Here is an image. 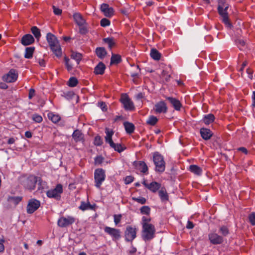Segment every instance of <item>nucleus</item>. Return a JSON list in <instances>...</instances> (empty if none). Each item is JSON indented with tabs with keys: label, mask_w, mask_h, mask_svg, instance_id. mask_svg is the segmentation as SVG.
Masks as SVG:
<instances>
[{
	"label": "nucleus",
	"mask_w": 255,
	"mask_h": 255,
	"mask_svg": "<svg viewBox=\"0 0 255 255\" xmlns=\"http://www.w3.org/2000/svg\"><path fill=\"white\" fill-rule=\"evenodd\" d=\"M133 165L135 169L145 174L148 173V167L146 163L142 161H134Z\"/></svg>",
	"instance_id": "18"
},
{
	"label": "nucleus",
	"mask_w": 255,
	"mask_h": 255,
	"mask_svg": "<svg viewBox=\"0 0 255 255\" xmlns=\"http://www.w3.org/2000/svg\"><path fill=\"white\" fill-rule=\"evenodd\" d=\"M51 50L54 53V54L58 57H60L62 55V50L60 47L59 41L57 43H55L51 46H50Z\"/></svg>",
	"instance_id": "24"
},
{
	"label": "nucleus",
	"mask_w": 255,
	"mask_h": 255,
	"mask_svg": "<svg viewBox=\"0 0 255 255\" xmlns=\"http://www.w3.org/2000/svg\"><path fill=\"white\" fill-rule=\"evenodd\" d=\"M114 218L115 224L116 225H117L121 222L122 215L121 214L115 215Z\"/></svg>",
	"instance_id": "52"
},
{
	"label": "nucleus",
	"mask_w": 255,
	"mask_h": 255,
	"mask_svg": "<svg viewBox=\"0 0 255 255\" xmlns=\"http://www.w3.org/2000/svg\"><path fill=\"white\" fill-rule=\"evenodd\" d=\"M189 170L191 172L197 175H201L202 173V169L199 166L196 165H190Z\"/></svg>",
	"instance_id": "29"
},
{
	"label": "nucleus",
	"mask_w": 255,
	"mask_h": 255,
	"mask_svg": "<svg viewBox=\"0 0 255 255\" xmlns=\"http://www.w3.org/2000/svg\"><path fill=\"white\" fill-rule=\"evenodd\" d=\"M53 12L56 15H60L62 12V10L55 6H53Z\"/></svg>",
	"instance_id": "57"
},
{
	"label": "nucleus",
	"mask_w": 255,
	"mask_h": 255,
	"mask_svg": "<svg viewBox=\"0 0 255 255\" xmlns=\"http://www.w3.org/2000/svg\"><path fill=\"white\" fill-rule=\"evenodd\" d=\"M167 100L171 103L172 107L176 111H180L182 107V104L180 101L172 97H168Z\"/></svg>",
	"instance_id": "21"
},
{
	"label": "nucleus",
	"mask_w": 255,
	"mask_h": 255,
	"mask_svg": "<svg viewBox=\"0 0 255 255\" xmlns=\"http://www.w3.org/2000/svg\"><path fill=\"white\" fill-rule=\"evenodd\" d=\"M73 18L75 22L79 26H82L85 22V20L82 16L79 13H76L73 14Z\"/></svg>",
	"instance_id": "27"
},
{
	"label": "nucleus",
	"mask_w": 255,
	"mask_h": 255,
	"mask_svg": "<svg viewBox=\"0 0 255 255\" xmlns=\"http://www.w3.org/2000/svg\"><path fill=\"white\" fill-rule=\"evenodd\" d=\"M4 242V239H0V253L3 252L4 250V246L3 245Z\"/></svg>",
	"instance_id": "56"
},
{
	"label": "nucleus",
	"mask_w": 255,
	"mask_h": 255,
	"mask_svg": "<svg viewBox=\"0 0 255 255\" xmlns=\"http://www.w3.org/2000/svg\"><path fill=\"white\" fill-rule=\"evenodd\" d=\"M137 229L135 226H128L125 232V240L127 242H132L136 237Z\"/></svg>",
	"instance_id": "7"
},
{
	"label": "nucleus",
	"mask_w": 255,
	"mask_h": 255,
	"mask_svg": "<svg viewBox=\"0 0 255 255\" xmlns=\"http://www.w3.org/2000/svg\"><path fill=\"white\" fill-rule=\"evenodd\" d=\"M134 178L131 176H128L126 177L125 182L126 184H130L133 181Z\"/></svg>",
	"instance_id": "55"
},
{
	"label": "nucleus",
	"mask_w": 255,
	"mask_h": 255,
	"mask_svg": "<svg viewBox=\"0 0 255 255\" xmlns=\"http://www.w3.org/2000/svg\"><path fill=\"white\" fill-rule=\"evenodd\" d=\"M132 200L136 201L141 204H144L146 202V199L142 197H132Z\"/></svg>",
	"instance_id": "45"
},
{
	"label": "nucleus",
	"mask_w": 255,
	"mask_h": 255,
	"mask_svg": "<svg viewBox=\"0 0 255 255\" xmlns=\"http://www.w3.org/2000/svg\"><path fill=\"white\" fill-rule=\"evenodd\" d=\"M120 101L126 110L133 111L134 110L133 103L127 94L122 95Z\"/></svg>",
	"instance_id": "9"
},
{
	"label": "nucleus",
	"mask_w": 255,
	"mask_h": 255,
	"mask_svg": "<svg viewBox=\"0 0 255 255\" xmlns=\"http://www.w3.org/2000/svg\"><path fill=\"white\" fill-rule=\"evenodd\" d=\"M46 39L49 45V46L54 45L55 43H57L58 40L56 37L51 33H48L46 35Z\"/></svg>",
	"instance_id": "25"
},
{
	"label": "nucleus",
	"mask_w": 255,
	"mask_h": 255,
	"mask_svg": "<svg viewBox=\"0 0 255 255\" xmlns=\"http://www.w3.org/2000/svg\"><path fill=\"white\" fill-rule=\"evenodd\" d=\"M140 211L142 214L148 215L150 213V208L148 206H144L140 208Z\"/></svg>",
	"instance_id": "42"
},
{
	"label": "nucleus",
	"mask_w": 255,
	"mask_h": 255,
	"mask_svg": "<svg viewBox=\"0 0 255 255\" xmlns=\"http://www.w3.org/2000/svg\"><path fill=\"white\" fill-rule=\"evenodd\" d=\"M94 143L95 145L100 146L103 143V140L101 137L99 135H97L95 136L94 139Z\"/></svg>",
	"instance_id": "46"
},
{
	"label": "nucleus",
	"mask_w": 255,
	"mask_h": 255,
	"mask_svg": "<svg viewBox=\"0 0 255 255\" xmlns=\"http://www.w3.org/2000/svg\"><path fill=\"white\" fill-rule=\"evenodd\" d=\"M142 183L146 188L153 193H156L161 188V184L156 181H152L148 183L145 180H144Z\"/></svg>",
	"instance_id": "15"
},
{
	"label": "nucleus",
	"mask_w": 255,
	"mask_h": 255,
	"mask_svg": "<svg viewBox=\"0 0 255 255\" xmlns=\"http://www.w3.org/2000/svg\"><path fill=\"white\" fill-rule=\"evenodd\" d=\"M208 238L210 243L213 245L221 244L224 242L223 238L222 236L219 235L215 232H212L208 234Z\"/></svg>",
	"instance_id": "13"
},
{
	"label": "nucleus",
	"mask_w": 255,
	"mask_h": 255,
	"mask_svg": "<svg viewBox=\"0 0 255 255\" xmlns=\"http://www.w3.org/2000/svg\"><path fill=\"white\" fill-rule=\"evenodd\" d=\"M31 31L36 39L39 40L41 37V33L39 28L36 26H32L31 28Z\"/></svg>",
	"instance_id": "37"
},
{
	"label": "nucleus",
	"mask_w": 255,
	"mask_h": 255,
	"mask_svg": "<svg viewBox=\"0 0 255 255\" xmlns=\"http://www.w3.org/2000/svg\"><path fill=\"white\" fill-rule=\"evenodd\" d=\"M201 137L206 140H209L213 135V132L208 128H202L200 131Z\"/></svg>",
	"instance_id": "20"
},
{
	"label": "nucleus",
	"mask_w": 255,
	"mask_h": 255,
	"mask_svg": "<svg viewBox=\"0 0 255 255\" xmlns=\"http://www.w3.org/2000/svg\"><path fill=\"white\" fill-rule=\"evenodd\" d=\"M48 119L53 123H58L61 119L60 117L58 115L54 114L52 112H50L47 115Z\"/></svg>",
	"instance_id": "32"
},
{
	"label": "nucleus",
	"mask_w": 255,
	"mask_h": 255,
	"mask_svg": "<svg viewBox=\"0 0 255 255\" xmlns=\"http://www.w3.org/2000/svg\"><path fill=\"white\" fill-rule=\"evenodd\" d=\"M22 199V197L21 196H8L7 200L10 205L15 206L19 203Z\"/></svg>",
	"instance_id": "23"
},
{
	"label": "nucleus",
	"mask_w": 255,
	"mask_h": 255,
	"mask_svg": "<svg viewBox=\"0 0 255 255\" xmlns=\"http://www.w3.org/2000/svg\"><path fill=\"white\" fill-rule=\"evenodd\" d=\"M79 209L84 211L87 210H93L94 209V206L91 205L89 202L85 203V202L82 201L81 203L80 206L79 207Z\"/></svg>",
	"instance_id": "30"
},
{
	"label": "nucleus",
	"mask_w": 255,
	"mask_h": 255,
	"mask_svg": "<svg viewBox=\"0 0 255 255\" xmlns=\"http://www.w3.org/2000/svg\"><path fill=\"white\" fill-rule=\"evenodd\" d=\"M153 160L155 165V171L163 172L165 169V162L163 157L158 152H155L153 155Z\"/></svg>",
	"instance_id": "4"
},
{
	"label": "nucleus",
	"mask_w": 255,
	"mask_h": 255,
	"mask_svg": "<svg viewBox=\"0 0 255 255\" xmlns=\"http://www.w3.org/2000/svg\"><path fill=\"white\" fill-rule=\"evenodd\" d=\"M75 218L72 216L61 217L58 220L57 224L60 227L64 228L73 224Z\"/></svg>",
	"instance_id": "11"
},
{
	"label": "nucleus",
	"mask_w": 255,
	"mask_h": 255,
	"mask_svg": "<svg viewBox=\"0 0 255 255\" xmlns=\"http://www.w3.org/2000/svg\"><path fill=\"white\" fill-rule=\"evenodd\" d=\"M124 125L126 131L127 133L130 134L134 131V126L133 125V124L126 122L124 123Z\"/></svg>",
	"instance_id": "31"
},
{
	"label": "nucleus",
	"mask_w": 255,
	"mask_h": 255,
	"mask_svg": "<svg viewBox=\"0 0 255 255\" xmlns=\"http://www.w3.org/2000/svg\"><path fill=\"white\" fill-rule=\"evenodd\" d=\"M18 75L15 70L11 69L7 74L3 76L2 78L4 81L11 83L15 81Z\"/></svg>",
	"instance_id": "16"
},
{
	"label": "nucleus",
	"mask_w": 255,
	"mask_h": 255,
	"mask_svg": "<svg viewBox=\"0 0 255 255\" xmlns=\"http://www.w3.org/2000/svg\"><path fill=\"white\" fill-rule=\"evenodd\" d=\"M34 41L33 36L30 34H27L23 36L21 39V43L24 46L32 44Z\"/></svg>",
	"instance_id": "19"
},
{
	"label": "nucleus",
	"mask_w": 255,
	"mask_h": 255,
	"mask_svg": "<svg viewBox=\"0 0 255 255\" xmlns=\"http://www.w3.org/2000/svg\"><path fill=\"white\" fill-rule=\"evenodd\" d=\"M105 133L106 134V135L105 137V141L106 143H109L112 148H114L115 151H117L119 153L125 150V148L121 144L115 143L112 140V136L114 134V132L112 130H110L109 128H106Z\"/></svg>",
	"instance_id": "3"
},
{
	"label": "nucleus",
	"mask_w": 255,
	"mask_h": 255,
	"mask_svg": "<svg viewBox=\"0 0 255 255\" xmlns=\"http://www.w3.org/2000/svg\"><path fill=\"white\" fill-rule=\"evenodd\" d=\"M105 68V65L102 62H100L95 67L94 69V73L96 74L102 75L104 73Z\"/></svg>",
	"instance_id": "28"
},
{
	"label": "nucleus",
	"mask_w": 255,
	"mask_h": 255,
	"mask_svg": "<svg viewBox=\"0 0 255 255\" xmlns=\"http://www.w3.org/2000/svg\"><path fill=\"white\" fill-rule=\"evenodd\" d=\"M72 136L74 141L76 142H83L84 141V134L79 129L75 130Z\"/></svg>",
	"instance_id": "22"
},
{
	"label": "nucleus",
	"mask_w": 255,
	"mask_h": 255,
	"mask_svg": "<svg viewBox=\"0 0 255 255\" xmlns=\"http://www.w3.org/2000/svg\"><path fill=\"white\" fill-rule=\"evenodd\" d=\"M158 194L162 201H167L168 200V196L164 188H161L159 191Z\"/></svg>",
	"instance_id": "33"
},
{
	"label": "nucleus",
	"mask_w": 255,
	"mask_h": 255,
	"mask_svg": "<svg viewBox=\"0 0 255 255\" xmlns=\"http://www.w3.org/2000/svg\"><path fill=\"white\" fill-rule=\"evenodd\" d=\"M38 63L39 65L41 67L45 66V62L43 59H39L38 61Z\"/></svg>",
	"instance_id": "63"
},
{
	"label": "nucleus",
	"mask_w": 255,
	"mask_h": 255,
	"mask_svg": "<svg viewBox=\"0 0 255 255\" xmlns=\"http://www.w3.org/2000/svg\"><path fill=\"white\" fill-rule=\"evenodd\" d=\"M104 160V158L101 156H98L95 158V164H101Z\"/></svg>",
	"instance_id": "53"
},
{
	"label": "nucleus",
	"mask_w": 255,
	"mask_h": 255,
	"mask_svg": "<svg viewBox=\"0 0 255 255\" xmlns=\"http://www.w3.org/2000/svg\"><path fill=\"white\" fill-rule=\"evenodd\" d=\"M96 53L97 56L100 58H103L107 54L105 49L103 47H98L96 49Z\"/></svg>",
	"instance_id": "34"
},
{
	"label": "nucleus",
	"mask_w": 255,
	"mask_h": 255,
	"mask_svg": "<svg viewBox=\"0 0 255 255\" xmlns=\"http://www.w3.org/2000/svg\"><path fill=\"white\" fill-rule=\"evenodd\" d=\"M34 51V47H29L25 49L24 57L26 58L30 59L32 57L33 53Z\"/></svg>",
	"instance_id": "35"
},
{
	"label": "nucleus",
	"mask_w": 255,
	"mask_h": 255,
	"mask_svg": "<svg viewBox=\"0 0 255 255\" xmlns=\"http://www.w3.org/2000/svg\"><path fill=\"white\" fill-rule=\"evenodd\" d=\"M151 221V218H147L145 216H143L142 217V220H141V225L142 226H143V225H151L152 224L150 223V222Z\"/></svg>",
	"instance_id": "47"
},
{
	"label": "nucleus",
	"mask_w": 255,
	"mask_h": 255,
	"mask_svg": "<svg viewBox=\"0 0 255 255\" xmlns=\"http://www.w3.org/2000/svg\"><path fill=\"white\" fill-rule=\"evenodd\" d=\"M194 227V226L193 223L192 222L188 221L186 225V228L187 229H193Z\"/></svg>",
	"instance_id": "61"
},
{
	"label": "nucleus",
	"mask_w": 255,
	"mask_h": 255,
	"mask_svg": "<svg viewBox=\"0 0 255 255\" xmlns=\"http://www.w3.org/2000/svg\"><path fill=\"white\" fill-rule=\"evenodd\" d=\"M168 110L166 104L163 101L157 102L154 105L153 111L154 113L158 114H165L167 113Z\"/></svg>",
	"instance_id": "14"
},
{
	"label": "nucleus",
	"mask_w": 255,
	"mask_h": 255,
	"mask_svg": "<svg viewBox=\"0 0 255 255\" xmlns=\"http://www.w3.org/2000/svg\"><path fill=\"white\" fill-rule=\"evenodd\" d=\"M105 43L108 45L109 47L111 49L115 45V40L113 37H108L103 39Z\"/></svg>",
	"instance_id": "38"
},
{
	"label": "nucleus",
	"mask_w": 255,
	"mask_h": 255,
	"mask_svg": "<svg viewBox=\"0 0 255 255\" xmlns=\"http://www.w3.org/2000/svg\"><path fill=\"white\" fill-rule=\"evenodd\" d=\"M98 106L99 107H100V108L103 112L107 111V105L105 102H101L98 103Z\"/></svg>",
	"instance_id": "54"
},
{
	"label": "nucleus",
	"mask_w": 255,
	"mask_h": 255,
	"mask_svg": "<svg viewBox=\"0 0 255 255\" xmlns=\"http://www.w3.org/2000/svg\"><path fill=\"white\" fill-rule=\"evenodd\" d=\"M158 122V119L154 116H150L146 121V124L150 126H154Z\"/></svg>",
	"instance_id": "39"
},
{
	"label": "nucleus",
	"mask_w": 255,
	"mask_h": 255,
	"mask_svg": "<svg viewBox=\"0 0 255 255\" xmlns=\"http://www.w3.org/2000/svg\"><path fill=\"white\" fill-rule=\"evenodd\" d=\"M249 220L250 223L253 225H255V213H252L249 216Z\"/></svg>",
	"instance_id": "49"
},
{
	"label": "nucleus",
	"mask_w": 255,
	"mask_h": 255,
	"mask_svg": "<svg viewBox=\"0 0 255 255\" xmlns=\"http://www.w3.org/2000/svg\"><path fill=\"white\" fill-rule=\"evenodd\" d=\"M64 59V61L65 62V65H66L67 70L68 71L71 70L72 69V65L69 63V61H70L69 59L67 57H65Z\"/></svg>",
	"instance_id": "51"
},
{
	"label": "nucleus",
	"mask_w": 255,
	"mask_h": 255,
	"mask_svg": "<svg viewBox=\"0 0 255 255\" xmlns=\"http://www.w3.org/2000/svg\"><path fill=\"white\" fill-rule=\"evenodd\" d=\"M238 151H240L242 152L243 153H245V154H247L248 153V151L247 149L244 147H241L238 148L237 149Z\"/></svg>",
	"instance_id": "60"
},
{
	"label": "nucleus",
	"mask_w": 255,
	"mask_h": 255,
	"mask_svg": "<svg viewBox=\"0 0 255 255\" xmlns=\"http://www.w3.org/2000/svg\"><path fill=\"white\" fill-rule=\"evenodd\" d=\"M121 61V57L119 55L113 54L111 59V64L119 63Z\"/></svg>",
	"instance_id": "40"
},
{
	"label": "nucleus",
	"mask_w": 255,
	"mask_h": 255,
	"mask_svg": "<svg viewBox=\"0 0 255 255\" xmlns=\"http://www.w3.org/2000/svg\"><path fill=\"white\" fill-rule=\"evenodd\" d=\"M215 116L212 114L205 115L203 118L202 121L206 125H209L212 123L215 120Z\"/></svg>",
	"instance_id": "26"
},
{
	"label": "nucleus",
	"mask_w": 255,
	"mask_h": 255,
	"mask_svg": "<svg viewBox=\"0 0 255 255\" xmlns=\"http://www.w3.org/2000/svg\"><path fill=\"white\" fill-rule=\"evenodd\" d=\"M252 106L255 107V91L253 92L252 95Z\"/></svg>",
	"instance_id": "62"
},
{
	"label": "nucleus",
	"mask_w": 255,
	"mask_h": 255,
	"mask_svg": "<svg viewBox=\"0 0 255 255\" xmlns=\"http://www.w3.org/2000/svg\"><path fill=\"white\" fill-rule=\"evenodd\" d=\"M82 54L80 53L75 52H73L71 53V57L75 60L77 63V64H79L81 60L82 59Z\"/></svg>",
	"instance_id": "41"
},
{
	"label": "nucleus",
	"mask_w": 255,
	"mask_h": 255,
	"mask_svg": "<svg viewBox=\"0 0 255 255\" xmlns=\"http://www.w3.org/2000/svg\"><path fill=\"white\" fill-rule=\"evenodd\" d=\"M150 54L151 58L155 60H159L161 57L160 53L155 49H152Z\"/></svg>",
	"instance_id": "36"
},
{
	"label": "nucleus",
	"mask_w": 255,
	"mask_h": 255,
	"mask_svg": "<svg viewBox=\"0 0 255 255\" xmlns=\"http://www.w3.org/2000/svg\"><path fill=\"white\" fill-rule=\"evenodd\" d=\"M228 9V5L225 3V0H220L218 6V12L221 16L222 21L228 28H231L232 25L229 20Z\"/></svg>",
	"instance_id": "1"
},
{
	"label": "nucleus",
	"mask_w": 255,
	"mask_h": 255,
	"mask_svg": "<svg viewBox=\"0 0 255 255\" xmlns=\"http://www.w3.org/2000/svg\"><path fill=\"white\" fill-rule=\"evenodd\" d=\"M219 232L223 236H227L229 234L228 228L225 226L220 227Z\"/></svg>",
	"instance_id": "43"
},
{
	"label": "nucleus",
	"mask_w": 255,
	"mask_h": 255,
	"mask_svg": "<svg viewBox=\"0 0 255 255\" xmlns=\"http://www.w3.org/2000/svg\"><path fill=\"white\" fill-rule=\"evenodd\" d=\"M104 232L112 238L113 241L119 240L121 237V232L119 229L106 226L104 228Z\"/></svg>",
	"instance_id": "10"
},
{
	"label": "nucleus",
	"mask_w": 255,
	"mask_h": 255,
	"mask_svg": "<svg viewBox=\"0 0 255 255\" xmlns=\"http://www.w3.org/2000/svg\"><path fill=\"white\" fill-rule=\"evenodd\" d=\"M63 191V186L61 184H58L54 189L48 190L46 192V195L48 198L59 200Z\"/></svg>",
	"instance_id": "5"
},
{
	"label": "nucleus",
	"mask_w": 255,
	"mask_h": 255,
	"mask_svg": "<svg viewBox=\"0 0 255 255\" xmlns=\"http://www.w3.org/2000/svg\"><path fill=\"white\" fill-rule=\"evenodd\" d=\"M37 181V177L31 175L23 181V185L26 189L32 190L35 189Z\"/></svg>",
	"instance_id": "8"
},
{
	"label": "nucleus",
	"mask_w": 255,
	"mask_h": 255,
	"mask_svg": "<svg viewBox=\"0 0 255 255\" xmlns=\"http://www.w3.org/2000/svg\"><path fill=\"white\" fill-rule=\"evenodd\" d=\"M35 95V90L33 89H30L29 91L28 98L31 99Z\"/></svg>",
	"instance_id": "58"
},
{
	"label": "nucleus",
	"mask_w": 255,
	"mask_h": 255,
	"mask_svg": "<svg viewBox=\"0 0 255 255\" xmlns=\"http://www.w3.org/2000/svg\"><path fill=\"white\" fill-rule=\"evenodd\" d=\"M101 11L107 17H111L114 13V9L112 7H110L109 4L107 3H103L100 7Z\"/></svg>",
	"instance_id": "17"
},
{
	"label": "nucleus",
	"mask_w": 255,
	"mask_h": 255,
	"mask_svg": "<svg viewBox=\"0 0 255 255\" xmlns=\"http://www.w3.org/2000/svg\"><path fill=\"white\" fill-rule=\"evenodd\" d=\"M144 97V94L143 93L140 92L135 96V98L136 100H140L143 98Z\"/></svg>",
	"instance_id": "59"
},
{
	"label": "nucleus",
	"mask_w": 255,
	"mask_h": 255,
	"mask_svg": "<svg viewBox=\"0 0 255 255\" xmlns=\"http://www.w3.org/2000/svg\"><path fill=\"white\" fill-rule=\"evenodd\" d=\"M40 206V202L39 201L35 199H30L27 204L26 210L28 214H32L34 213Z\"/></svg>",
	"instance_id": "12"
},
{
	"label": "nucleus",
	"mask_w": 255,
	"mask_h": 255,
	"mask_svg": "<svg viewBox=\"0 0 255 255\" xmlns=\"http://www.w3.org/2000/svg\"><path fill=\"white\" fill-rule=\"evenodd\" d=\"M7 87H8V86L5 83H2V82L0 83V89H6L7 88Z\"/></svg>",
	"instance_id": "64"
},
{
	"label": "nucleus",
	"mask_w": 255,
	"mask_h": 255,
	"mask_svg": "<svg viewBox=\"0 0 255 255\" xmlns=\"http://www.w3.org/2000/svg\"><path fill=\"white\" fill-rule=\"evenodd\" d=\"M106 178L105 171L102 168H98L95 170L94 180L95 186L97 188H100L103 182Z\"/></svg>",
	"instance_id": "6"
},
{
	"label": "nucleus",
	"mask_w": 255,
	"mask_h": 255,
	"mask_svg": "<svg viewBox=\"0 0 255 255\" xmlns=\"http://www.w3.org/2000/svg\"><path fill=\"white\" fill-rule=\"evenodd\" d=\"M155 232L154 225L144 224L142 226L141 238L145 242L150 241L155 237Z\"/></svg>",
	"instance_id": "2"
},
{
	"label": "nucleus",
	"mask_w": 255,
	"mask_h": 255,
	"mask_svg": "<svg viewBox=\"0 0 255 255\" xmlns=\"http://www.w3.org/2000/svg\"><path fill=\"white\" fill-rule=\"evenodd\" d=\"M78 84V80L75 77H71L68 81V85L70 87H74Z\"/></svg>",
	"instance_id": "44"
},
{
	"label": "nucleus",
	"mask_w": 255,
	"mask_h": 255,
	"mask_svg": "<svg viewBox=\"0 0 255 255\" xmlns=\"http://www.w3.org/2000/svg\"><path fill=\"white\" fill-rule=\"evenodd\" d=\"M32 119L38 123H40L42 121V117L38 114H34L32 116Z\"/></svg>",
	"instance_id": "48"
},
{
	"label": "nucleus",
	"mask_w": 255,
	"mask_h": 255,
	"mask_svg": "<svg viewBox=\"0 0 255 255\" xmlns=\"http://www.w3.org/2000/svg\"><path fill=\"white\" fill-rule=\"evenodd\" d=\"M100 24L102 26L106 27L110 24V21L108 19L104 18L101 20Z\"/></svg>",
	"instance_id": "50"
}]
</instances>
